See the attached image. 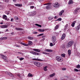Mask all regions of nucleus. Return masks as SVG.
I'll return each instance as SVG.
<instances>
[{
    "instance_id": "obj_1",
    "label": "nucleus",
    "mask_w": 80,
    "mask_h": 80,
    "mask_svg": "<svg viewBox=\"0 0 80 80\" xmlns=\"http://www.w3.org/2000/svg\"><path fill=\"white\" fill-rule=\"evenodd\" d=\"M73 44V41H71L69 42L66 45V48H70L71 47V46H72V45Z\"/></svg>"
},
{
    "instance_id": "obj_2",
    "label": "nucleus",
    "mask_w": 80,
    "mask_h": 80,
    "mask_svg": "<svg viewBox=\"0 0 80 80\" xmlns=\"http://www.w3.org/2000/svg\"><path fill=\"white\" fill-rule=\"evenodd\" d=\"M56 60L58 61V62H60L63 61V59L60 56H57L56 58Z\"/></svg>"
},
{
    "instance_id": "obj_3",
    "label": "nucleus",
    "mask_w": 80,
    "mask_h": 80,
    "mask_svg": "<svg viewBox=\"0 0 80 80\" xmlns=\"http://www.w3.org/2000/svg\"><path fill=\"white\" fill-rule=\"evenodd\" d=\"M34 64L37 66L38 67H40L42 65V64L37 62H34Z\"/></svg>"
},
{
    "instance_id": "obj_4",
    "label": "nucleus",
    "mask_w": 80,
    "mask_h": 80,
    "mask_svg": "<svg viewBox=\"0 0 80 80\" xmlns=\"http://www.w3.org/2000/svg\"><path fill=\"white\" fill-rule=\"evenodd\" d=\"M52 6L55 8H58L60 7V4H58V2H56L55 3L52 4Z\"/></svg>"
},
{
    "instance_id": "obj_5",
    "label": "nucleus",
    "mask_w": 80,
    "mask_h": 80,
    "mask_svg": "<svg viewBox=\"0 0 80 80\" xmlns=\"http://www.w3.org/2000/svg\"><path fill=\"white\" fill-rule=\"evenodd\" d=\"M6 74H7V75H9L10 77H13V78H15V76L13 75H12V73L8 72H5Z\"/></svg>"
},
{
    "instance_id": "obj_6",
    "label": "nucleus",
    "mask_w": 80,
    "mask_h": 80,
    "mask_svg": "<svg viewBox=\"0 0 80 80\" xmlns=\"http://www.w3.org/2000/svg\"><path fill=\"white\" fill-rule=\"evenodd\" d=\"M30 53H32V54H33V55H39L40 54V53H38V52H33L32 51H30Z\"/></svg>"
},
{
    "instance_id": "obj_7",
    "label": "nucleus",
    "mask_w": 80,
    "mask_h": 80,
    "mask_svg": "<svg viewBox=\"0 0 80 80\" xmlns=\"http://www.w3.org/2000/svg\"><path fill=\"white\" fill-rule=\"evenodd\" d=\"M36 13H37L36 11H33L32 12V14H30V16H31V17L34 16V15H36Z\"/></svg>"
},
{
    "instance_id": "obj_8",
    "label": "nucleus",
    "mask_w": 80,
    "mask_h": 80,
    "mask_svg": "<svg viewBox=\"0 0 80 80\" xmlns=\"http://www.w3.org/2000/svg\"><path fill=\"white\" fill-rule=\"evenodd\" d=\"M0 27L1 28H6L8 27L7 25H2Z\"/></svg>"
},
{
    "instance_id": "obj_9",
    "label": "nucleus",
    "mask_w": 80,
    "mask_h": 80,
    "mask_svg": "<svg viewBox=\"0 0 80 80\" xmlns=\"http://www.w3.org/2000/svg\"><path fill=\"white\" fill-rule=\"evenodd\" d=\"M52 40L53 43H55L56 41V37L55 36H52Z\"/></svg>"
},
{
    "instance_id": "obj_10",
    "label": "nucleus",
    "mask_w": 80,
    "mask_h": 80,
    "mask_svg": "<svg viewBox=\"0 0 80 80\" xmlns=\"http://www.w3.org/2000/svg\"><path fill=\"white\" fill-rule=\"evenodd\" d=\"M3 19H5L6 20H8V18H7V16L5 15H3L2 17Z\"/></svg>"
},
{
    "instance_id": "obj_11",
    "label": "nucleus",
    "mask_w": 80,
    "mask_h": 80,
    "mask_svg": "<svg viewBox=\"0 0 80 80\" xmlns=\"http://www.w3.org/2000/svg\"><path fill=\"white\" fill-rule=\"evenodd\" d=\"M33 50L35 52H40V50L38 49H33Z\"/></svg>"
},
{
    "instance_id": "obj_12",
    "label": "nucleus",
    "mask_w": 80,
    "mask_h": 80,
    "mask_svg": "<svg viewBox=\"0 0 80 80\" xmlns=\"http://www.w3.org/2000/svg\"><path fill=\"white\" fill-rule=\"evenodd\" d=\"M46 9H50V8H51V4L49 3V4H48V5L46 7Z\"/></svg>"
},
{
    "instance_id": "obj_13",
    "label": "nucleus",
    "mask_w": 80,
    "mask_h": 80,
    "mask_svg": "<svg viewBox=\"0 0 80 80\" xmlns=\"http://www.w3.org/2000/svg\"><path fill=\"white\" fill-rule=\"evenodd\" d=\"M2 58L4 60H7V56H6L2 55Z\"/></svg>"
},
{
    "instance_id": "obj_14",
    "label": "nucleus",
    "mask_w": 80,
    "mask_h": 80,
    "mask_svg": "<svg viewBox=\"0 0 80 80\" xmlns=\"http://www.w3.org/2000/svg\"><path fill=\"white\" fill-rule=\"evenodd\" d=\"M65 34H63L62 35V36L61 37V39L62 40H63L64 39H65Z\"/></svg>"
},
{
    "instance_id": "obj_15",
    "label": "nucleus",
    "mask_w": 80,
    "mask_h": 80,
    "mask_svg": "<svg viewBox=\"0 0 80 80\" xmlns=\"http://www.w3.org/2000/svg\"><path fill=\"white\" fill-rule=\"evenodd\" d=\"M45 51H46V52H53L52 50L48 49H46Z\"/></svg>"
},
{
    "instance_id": "obj_16",
    "label": "nucleus",
    "mask_w": 80,
    "mask_h": 80,
    "mask_svg": "<svg viewBox=\"0 0 80 80\" xmlns=\"http://www.w3.org/2000/svg\"><path fill=\"white\" fill-rule=\"evenodd\" d=\"M68 56L70 57V55H71V50L70 49L68 50Z\"/></svg>"
},
{
    "instance_id": "obj_17",
    "label": "nucleus",
    "mask_w": 80,
    "mask_h": 80,
    "mask_svg": "<svg viewBox=\"0 0 80 80\" xmlns=\"http://www.w3.org/2000/svg\"><path fill=\"white\" fill-rule=\"evenodd\" d=\"M80 28V27L78 25L76 27H75V29L76 30H78Z\"/></svg>"
},
{
    "instance_id": "obj_18",
    "label": "nucleus",
    "mask_w": 80,
    "mask_h": 80,
    "mask_svg": "<svg viewBox=\"0 0 80 80\" xmlns=\"http://www.w3.org/2000/svg\"><path fill=\"white\" fill-rule=\"evenodd\" d=\"M33 60H35V61H43V60L38 59H33Z\"/></svg>"
},
{
    "instance_id": "obj_19",
    "label": "nucleus",
    "mask_w": 80,
    "mask_h": 80,
    "mask_svg": "<svg viewBox=\"0 0 80 80\" xmlns=\"http://www.w3.org/2000/svg\"><path fill=\"white\" fill-rule=\"evenodd\" d=\"M15 28L17 31H18V30H22V29L20 28Z\"/></svg>"
},
{
    "instance_id": "obj_20",
    "label": "nucleus",
    "mask_w": 80,
    "mask_h": 80,
    "mask_svg": "<svg viewBox=\"0 0 80 80\" xmlns=\"http://www.w3.org/2000/svg\"><path fill=\"white\" fill-rule=\"evenodd\" d=\"M78 10V9H76L75 10H74V14H75V15L77 14Z\"/></svg>"
},
{
    "instance_id": "obj_21",
    "label": "nucleus",
    "mask_w": 80,
    "mask_h": 80,
    "mask_svg": "<svg viewBox=\"0 0 80 80\" xmlns=\"http://www.w3.org/2000/svg\"><path fill=\"white\" fill-rule=\"evenodd\" d=\"M47 68H48L47 66L43 68L44 71H45V72H47L48 70V69H47Z\"/></svg>"
},
{
    "instance_id": "obj_22",
    "label": "nucleus",
    "mask_w": 80,
    "mask_h": 80,
    "mask_svg": "<svg viewBox=\"0 0 80 80\" xmlns=\"http://www.w3.org/2000/svg\"><path fill=\"white\" fill-rule=\"evenodd\" d=\"M28 39L29 40H32L33 39V37H31L29 36L28 37Z\"/></svg>"
},
{
    "instance_id": "obj_23",
    "label": "nucleus",
    "mask_w": 80,
    "mask_h": 80,
    "mask_svg": "<svg viewBox=\"0 0 80 80\" xmlns=\"http://www.w3.org/2000/svg\"><path fill=\"white\" fill-rule=\"evenodd\" d=\"M63 13H64V10H62V11H61V12H60L59 13V15H60V16H62V14Z\"/></svg>"
},
{
    "instance_id": "obj_24",
    "label": "nucleus",
    "mask_w": 80,
    "mask_h": 80,
    "mask_svg": "<svg viewBox=\"0 0 80 80\" xmlns=\"http://www.w3.org/2000/svg\"><path fill=\"white\" fill-rule=\"evenodd\" d=\"M75 23H76V21H74V22H73L71 24V26L72 27H74L75 26Z\"/></svg>"
},
{
    "instance_id": "obj_25",
    "label": "nucleus",
    "mask_w": 80,
    "mask_h": 80,
    "mask_svg": "<svg viewBox=\"0 0 80 80\" xmlns=\"http://www.w3.org/2000/svg\"><path fill=\"white\" fill-rule=\"evenodd\" d=\"M32 42L31 41H29L28 42V45H32Z\"/></svg>"
},
{
    "instance_id": "obj_26",
    "label": "nucleus",
    "mask_w": 80,
    "mask_h": 80,
    "mask_svg": "<svg viewBox=\"0 0 80 80\" xmlns=\"http://www.w3.org/2000/svg\"><path fill=\"white\" fill-rule=\"evenodd\" d=\"M39 32H43L45 31V30L44 29H38Z\"/></svg>"
},
{
    "instance_id": "obj_27",
    "label": "nucleus",
    "mask_w": 80,
    "mask_h": 80,
    "mask_svg": "<svg viewBox=\"0 0 80 80\" xmlns=\"http://www.w3.org/2000/svg\"><path fill=\"white\" fill-rule=\"evenodd\" d=\"M72 3H73V1L70 0L68 2V4H72Z\"/></svg>"
},
{
    "instance_id": "obj_28",
    "label": "nucleus",
    "mask_w": 80,
    "mask_h": 80,
    "mask_svg": "<svg viewBox=\"0 0 80 80\" xmlns=\"http://www.w3.org/2000/svg\"><path fill=\"white\" fill-rule=\"evenodd\" d=\"M59 27V25H57L55 27V30H57V29H58V27Z\"/></svg>"
},
{
    "instance_id": "obj_29",
    "label": "nucleus",
    "mask_w": 80,
    "mask_h": 80,
    "mask_svg": "<svg viewBox=\"0 0 80 80\" xmlns=\"http://www.w3.org/2000/svg\"><path fill=\"white\" fill-rule=\"evenodd\" d=\"M55 75V73H53L52 74H51L49 76L50 77H53V76H54Z\"/></svg>"
},
{
    "instance_id": "obj_30",
    "label": "nucleus",
    "mask_w": 80,
    "mask_h": 80,
    "mask_svg": "<svg viewBox=\"0 0 80 80\" xmlns=\"http://www.w3.org/2000/svg\"><path fill=\"white\" fill-rule=\"evenodd\" d=\"M28 77H32L33 76V75L32 74L30 73H29L28 74Z\"/></svg>"
},
{
    "instance_id": "obj_31",
    "label": "nucleus",
    "mask_w": 80,
    "mask_h": 80,
    "mask_svg": "<svg viewBox=\"0 0 80 80\" xmlns=\"http://www.w3.org/2000/svg\"><path fill=\"white\" fill-rule=\"evenodd\" d=\"M15 6H17V7H20L21 5L19 4H15Z\"/></svg>"
},
{
    "instance_id": "obj_32",
    "label": "nucleus",
    "mask_w": 80,
    "mask_h": 80,
    "mask_svg": "<svg viewBox=\"0 0 80 80\" xmlns=\"http://www.w3.org/2000/svg\"><path fill=\"white\" fill-rule=\"evenodd\" d=\"M61 20H62V18H59L57 20H55V21H61Z\"/></svg>"
},
{
    "instance_id": "obj_33",
    "label": "nucleus",
    "mask_w": 80,
    "mask_h": 80,
    "mask_svg": "<svg viewBox=\"0 0 80 80\" xmlns=\"http://www.w3.org/2000/svg\"><path fill=\"white\" fill-rule=\"evenodd\" d=\"M53 18H52V17H50L48 18L49 20H53Z\"/></svg>"
},
{
    "instance_id": "obj_34",
    "label": "nucleus",
    "mask_w": 80,
    "mask_h": 80,
    "mask_svg": "<svg viewBox=\"0 0 80 80\" xmlns=\"http://www.w3.org/2000/svg\"><path fill=\"white\" fill-rule=\"evenodd\" d=\"M65 55H66L65 54H61V56L62 57H65Z\"/></svg>"
},
{
    "instance_id": "obj_35",
    "label": "nucleus",
    "mask_w": 80,
    "mask_h": 80,
    "mask_svg": "<svg viewBox=\"0 0 80 80\" xmlns=\"http://www.w3.org/2000/svg\"><path fill=\"white\" fill-rule=\"evenodd\" d=\"M43 35V33L39 34L37 36V37H40V36H42Z\"/></svg>"
},
{
    "instance_id": "obj_36",
    "label": "nucleus",
    "mask_w": 80,
    "mask_h": 80,
    "mask_svg": "<svg viewBox=\"0 0 80 80\" xmlns=\"http://www.w3.org/2000/svg\"><path fill=\"white\" fill-rule=\"evenodd\" d=\"M35 25H36V26H38V27H42V26H41V25H39L38 24H36Z\"/></svg>"
},
{
    "instance_id": "obj_37",
    "label": "nucleus",
    "mask_w": 80,
    "mask_h": 80,
    "mask_svg": "<svg viewBox=\"0 0 80 80\" xmlns=\"http://www.w3.org/2000/svg\"><path fill=\"white\" fill-rule=\"evenodd\" d=\"M76 68H80V65L78 64V65L77 66Z\"/></svg>"
},
{
    "instance_id": "obj_38",
    "label": "nucleus",
    "mask_w": 80,
    "mask_h": 80,
    "mask_svg": "<svg viewBox=\"0 0 80 80\" xmlns=\"http://www.w3.org/2000/svg\"><path fill=\"white\" fill-rule=\"evenodd\" d=\"M16 76L18 77H20V74L18 73L16 74Z\"/></svg>"
},
{
    "instance_id": "obj_39",
    "label": "nucleus",
    "mask_w": 80,
    "mask_h": 80,
    "mask_svg": "<svg viewBox=\"0 0 80 80\" xmlns=\"http://www.w3.org/2000/svg\"><path fill=\"white\" fill-rule=\"evenodd\" d=\"M35 7L34 6H31L30 7L31 9H33Z\"/></svg>"
},
{
    "instance_id": "obj_40",
    "label": "nucleus",
    "mask_w": 80,
    "mask_h": 80,
    "mask_svg": "<svg viewBox=\"0 0 80 80\" xmlns=\"http://www.w3.org/2000/svg\"><path fill=\"white\" fill-rule=\"evenodd\" d=\"M7 39V38L6 37H2V40H5Z\"/></svg>"
},
{
    "instance_id": "obj_41",
    "label": "nucleus",
    "mask_w": 80,
    "mask_h": 80,
    "mask_svg": "<svg viewBox=\"0 0 80 80\" xmlns=\"http://www.w3.org/2000/svg\"><path fill=\"white\" fill-rule=\"evenodd\" d=\"M32 33L33 34H37L38 32H32Z\"/></svg>"
},
{
    "instance_id": "obj_42",
    "label": "nucleus",
    "mask_w": 80,
    "mask_h": 80,
    "mask_svg": "<svg viewBox=\"0 0 80 80\" xmlns=\"http://www.w3.org/2000/svg\"><path fill=\"white\" fill-rule=\"evenodd\" d=\"M14 18L15 20H18V18L17 17H14Z\"/></svg>"
},
{
    "instance_id": "obj_43",
    "label": "nucleus",
    "mask_w": 80,
    "mask_h": 80,
    "mask_svg": "<svg viewBox=\"0 0 80 80\" xmlns=\"http://www.w3.org/2000/svg\"><path fill=\"white\" fill-rule=\"evenodd\" d=\"M68 24H67L65 26V28H67V27H68Z\"/></svg>"
},
{
    "instance_id": "obj_44",
    "label": "nucleus",
    "mask_w": 80,
    "mask_h": 80,
    "mask_svg": "<svg viewBox=\"0 0 80 80\" xmlns=\"http://www.w3.org/2000/svg\"><path fill=\"white\" fill-rule=\"evenodd\" d=\"M74 71L75 72H78V70L77 69H75Z\"/></svg>"
},
{
    "instance_id": "obj_45",
    "label": "nucleus",
    "mask_w": 80,
    "mask_h": 80,
    "mask_svg": "<svg viewBox=\"0 0 80 80\" xmlns=\"http://www.w3.org/2000/svg\"><path fill=\"white\" fill-rule=\"evenodd\" d=\"M24 59V58H19L20 60H21V61L23 60Z\"/></svg>"
},
{
    "instance_id": "obj_46",
    "label": "nucleus",
    "mask_w": 80,
    "mask_h": 80,
    "mask_svg": "<svg viewBox=\"0 0 80 80\" xmlns=\"http://www.w3.org/2000/svg\"><path fill=\"white\" fill-rule=\"evenodd\" d=\"M74 49H76V48H76V44H74Z\"/></svg>"
},
{
    "instance_id": "obj_47",
    "label": "nucleus",
    "mask_w": 80,
    "mask_h": 80,
    "mask_svg": "<svg viewBox=\"0 0 80 80\" xmlns=\"http://www.w3.org/2000/svg\"><path fill=\"white\" fill-rule=\"evenodd\" d=\"M50 46H51V47H52V46H53V43H50Z\"/></svg>"
},
{
    "instance_id": "obj_48",
    "label": "nucleus",
    "mask_w": 80,
    "mask_h": 80,
    "mask_svg": "<svg viewBox=\"0 0 80 80\" xmlns=\"http://www.w3.org/2000/svg\"><path fill=\"white\" fill-rule=\"evenodd\" d=\"M24 46H27V47H28V45L25 43L24 45Z\"/></svg>"
},
{
    "instance_id": "obj_49",
    "label": "nucleus",
    "mask_w": 80,
    "mask_h": 80,
    "mask_svg": "<svg viewBox=\"0 0 80 80\" xmlns=\"http://www.w3.org/2000/svg\"><path fill=\"white\" fill-rule=\"evenodd\" d=\"M21 45H25V43H23V42L21 43Z\"/></svg>"
},
{
    "instance_id": "obj_50",
    "label": "nucleus",
    "mask_w": 80,
    "mask_h": 80,
    "mask_svg": "<svg viewBox=\"0 0 80 80\" xmlns=\"http://www.w3.org/2000/svg\"><path fill=\"white\" fill-rule=\"evenodd\" d=\"M5 13L7 15H8V14H9V12H5Z\"/></svg>"
},
{
    "instance_id": "obj_51",
    "label": "nucleus",
    "mask_w": 80,
    "mask_h": 80,
    "mask_svg": "<svg viewBox=\"0 0 80 80\" xmlns=\"http://www.w3.org/2000/svg\"><path fill=\"white\" fill-rule=\"evenodd\" d=\"M5 2H8V0H5Z\"/></svg>"
},
{
    "instance_id": "obj_52",
    "label": "nucleus",
    "mask_w": 80,
    "mask_h": 80,
    "mask_svg": "<svg viewBox=\"0 0 80 80\" xmlns=\"http://www.w3.org/2000/svg\"><path fill=\"white\" fill-rule=\"evenodd\" d=\"M62 70H66V68H62Z\"/></svg>"
},
{
    "instance_id": "obj_53",
    "label": "nucleus",
    "mask_w": 80,
    "mask_h": 80,
    "mask_svg": "<svg viewBox=\"0 0 80 80\" xmlns=\"http://www.w3.org/2000/svg\"><path fill=\"white\" fill-rule=\"evenodd\" d=\"M14 19L13 18H12L11 19V22H12L13 20Z\"/></svg>"
},
{
    "instance_id": "obj_54",
    "label": "nucleus",
    "mask_w": 80,
    "mask_h": 80,
    "mask_svg": "<svg viewBox=\"0 0 80 80\" xmlns=\"http://www.w3.org/2000/svg\"><path fill=\"white\" fill-rule=\"evenodd\" d=\"M49 3H47L44 4V5H49Z\"/></svg>"
},
{
    "instance_id": "obj_55",
    "label": "nucleus",
    "mask_w": 80,
    "mask_h": 80,
    "mask_svg": "<svg viewBox=\"0 0 80 80\" xmlns=\"http://www.w3.org/2000/svg\"><path fill=\"white\" fill-rule=\"evenodd\" d=\"M77 54H78V56H79V55H80V53H77Z\"/></svg>"
},
{
    "instance_id": "obj_56",
    "label": "nucleus",
    "mask_w": 80,
    "mask_h": 80,
    "mask_svg": "<svg viewBox=\"0 0 80 80\" xmlns=\"http://www.w3.org/2000/svg\"><path fill=\"white\" fill-rule=\"evenodd\" d=\"M46 55H50V53H46Z\"/></svg>"
},
{
    "instance_id": "obj_57",
    "label": "nucleus",
    "mask_w": 80,
    "mask_h": 80,
    "mask_svg": "<svg viewBox=\"0 0 80 80\" xmlns=\"http://www.w3.org/2000/svg\"><path fill=\"white\" fill-rule=\"evenodd\" d=\"M3 40V38H0V40Z\"/></svg>"
},
{
    "instance_id": "obj_58",
    "label": "nucleus",
    "mask_w": 80,
    "mask_h": 80,
    "mask_svg": "<svg viewBox=\"0 0 80 80\" xmlns=\"http://www.w3.org/2000/svg\"><path fill=\"white\" fill-rule=\"evenodd\" d=\"M5 32H8V29H7Z\"/></svg>"
},
{
    "instance_id": "obj_59",
    "label": "nucleus",
    "mask_w": 80,
    "mask_h": 80,
    "mask_svg": "<svg viewBox=\"0 0 80 80\" xmlns=\"http://www.w3.org/2000/svg\"><path fill=\"white\" fill-rule=\"evenodd\" d=\"M42 54H45V55H46V52H42Z\"/></svg>"
},
{
    "instance_id": "obj_60",
    "label": "nucleus",
    "mask_w": 80,
    "mask_h": 80,
    "mask_svg": "<svg viewBox=\"0 0 80 80\" xmlns=\"http://www.w3.org/2000/svg\"><path fill=\"white\" fill-rule=\"evenodd\" d=\"M18 53H19V54H22V52H18Z\"/></svg>"
},
{
    "instance_id": "obj_61",
    "label": "nucleus",
    "mask_w": 80,
    "mask_h": 80,
    "mask_svg": "<svg viewBox=\"0 0 80 80\" xmlns=\"http://www.w3.org/2000/svg\"><path fill=\"white\" fill-rule=\"evenodd\" d=\"M16 47H20V46L18 45H16Z\"/></svg>"
},
{
    "instance_id": "obj_62",
    "label": "nucleus",
    "mask_w": 80,
    "mask_h": 80,
    "mask_svg": "<svg viewBox=\"0 0 80 80\" xmlns=\"http://www.w3.org/2000/svg\"><path fill=\"white\" fill-rule=\"evenodd\" d=\"M14 2H16V0H13Z\"/></svg>"
},
{
    "instance_id": "obj_63",
    "label": "nucleus",
    "mask_w": 80,
    "mask_h": 80,
    "mask_svg": "<svg viewBox=\"0 0 80 80\" xmlns=\"http://www.w3.org/2000/svg\"><path fill=\"white\" fill-rule=\"evenodd\" d=\"M3 22H1L0 23V24H1L2 25V24H3Z\"/></svg>"
},
{
    "instance_id": "obj_64",
    "label": "nucleus",
    "mask_w": 80,
    "mask_h": 80,
    "mask_svg": "<svg viewBox=\"0 0 80 80\" xmlns=\"http://www.w3.org/2000/svg\"><path fill=\"white\" fill-rule=\"evenodd\" d=\"M57 18V16H55L54 18Z\"/></svg>"
}]
</instances>
